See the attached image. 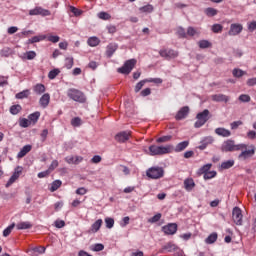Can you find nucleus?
<instances>
[{"label": "nucleus", "instance_id": "obj_56", "mask_svg": "<svg viewBox=\"0 0 256 256\" xmlns=\"http://www.w3.org/2000/svg\"><path fill=\"white\" fill-rule=\"evenodd\" d=\"M158 221H161V213L155 214L152 218H150V223H157Z\"/></svg>", "mask_w": 256, "mask_h": 256}, {"label": "nucleus", "instance_id": "obj_43", "mask_svg": "<svg viewBox=\"0 0 256 256\" xmlns=\"http://www.w3.org/2000/svg\"><path fill=\"white\" fill-rule=\"evenodd\" d=\"M98 17H99V19H102L103 21H109V19H111V14H109L107 12H99Z\"/></svg>", "mask_w": 256, "mask_h": 256}, {"label": "nucleus", "instance_id": "obj_9", "mask_svg": "<svg viewBox=\"0 0 256 256\" xmlns=\"http://www.w3.org/2000/svg\"><path fill=\"white\" fill-rule=\"evenodd\" d=\"M160 57H163L164 59H175L179 57V52L175 51L173 49H162L159 51Z\"/></svg>", "mask_w": 256, "mask_h": 256}, {"label": "nucleus", "instance_id": "obj_34", "mask_svg": "<svg viewBox=\"0 0 256 256\" xmlns=\"http://www.w3.org/2000/svg\"><path fill=\"white\" fill-rule=\"evenodd\" d=\"M148 81L149 79H145L138 82L134 88L135 93H139V91H141V89H143V87L145 86V83H149Z\"/></svg>", "mask_w": 256, "mask_h": 256}, {"label": "nucleus", "instance_id": "obj_62", "mask_svg": "<svg viewBox=\"0 0 256 256\" xmlns=\"http://www.w3.org/2000/svg\"><path fill=\"white\" fill-rule=\"evenodd\" d=\"M48 41H50V43H59V36H53L50 35L47 37Z\"/></svg>", "mask_w": 256, "mask_h": 256}, {"label": "nucleus", "instance_id": "obj_13", "mask_svg": "<svg viewBox=\"0 0 256 256\" xmlns=\"http://www.w3.org/2000/svg\"><path fill=\"white\" fill-rule=\"evenodd\" d=\"M187 115H189V106L182 107L176 114V121H182V119H186Z\"/></svg>", "mask_w": 256, "mask_h": 256}, {"label": "nucleus", "instance_id": "obj_29", "mask_svg": "<svg viewBox=\"0 0 256 256\" xmlns=\"http://www.w3.org/2000/svg\"><path fill=\"white\" fill-rule=\"evenodd\" d=\"M39 117H41V112H34L28 116V120L30 123H37L39 121Z\"/></svg>", "mask_w": 256, "mask_h": 256}, {"label": "nucleus", "instance_id": "obj_4", "mask_svg": "<svg viewBox=\"0 0 256 256\" xmlns=\"http://www.w3.org/2000/svg\"><path fill=\"white\" fill-rule=\"evenodd\" d=\"M196 119L197 121L195 122L194 127L196 129L203 127V125H205V123L209 121V110L205 109L202 112L198 113L196 115Z\"/></svg>", "mask_w": 256, "mask_h": 256}, {"label": "nucleus", "instance_id": "obj_51", "mask_svg": "<svg viewBox=\"0 0 256 256\" xmlns=\"http://www.w3.org/2000/svg\"><path fill=\"white\" fill-rule=\"evenodd\" d=\"M239 101H241L242 103H249V101H251V96L247 94H241L239 96Z\"/></svg>", "mask_w": 256, "mask_h": 256}, {"label": "nucleus", "instance_id": "obj_8", "mask_svg": "<svg viewBox=\"0 0 256 256\" xmlns=\"http://www.w3.org/2000/svg\"><path fill=\"white\" fill-rule=\"evenodd\" d=\"M23 173V167L18 166L14 169V172L12 176L9 178L8 182L5 184V187L8 189V187H11L19 177H21V174Z\"/></svg>", "mask_w": 256, "mask_h": 256}, {"label": "nucleus", "instance_id": "obj_6", "mask_svg": "<svg viewBox=\"0 0 256 256\" xmlns=\"http://www.w3.org/2000/svg\"><path fill=\"white\" fill-rule=\"evenodd\" d=\"M243 149H247V145L245 144H235L234 140H227L225 142V151H243Z\"/></svg>", "mask_w": 256, "mask_h": 256}, {"label": "nucleus", "instance_id": "obj_17", "mask_svg": "<svg viewBox=\"0 0 256 256\" xmlns=\"http://www.w3.org/2000/svg\"><path fill=\"white\" fill-rule=\"evenodd\" d=\"M119 49V45L117 43H110L106 47V55L107 57L111 58L115 54V51Z\"/></svg>", "mask_w": 256, "mask_h": 256}, {"label": "nucleus", "instance_id": "obj_10", "mask_svg": "<svg viewBox=\"0 0 256 256\" xmlns=\"http://www.w3.org/2000/svg\"><path fill=\"white\" fill-rule=\"evenodd\" d=\"M162 231L165 235H175L177 233V224L169 223L162 227Z\"/></svg>", "mask_w": 256, "mask_h": 256}, {"label": "nucleus", "instance_id": "obj_53", "mask_svg": "<svg viewBox=\"0 0 256 256\" xmlns=\"http://www.w3.org/2000/svg\"><path fill=\"white\" fill-rule=\"evenodd\" d=\"M72 127H80L81 126V118L75 117L71 120Z\"/></svg>", "mask_w": 256, "mask_h": 256}, {"label": "nucleus", "instance_id": "obj_57", "mask_svg": "<svg viewBox=\"0 0 256 256\" xmlns=\"http://www.w3.org/2000/svg\"><path fill=\"white\" fill-rule=\"evenodd\" d=\"M0 55L1 57H9V55H11V50L9 48H3L0 51Z\"/></svg>", "mask_w": 256, "mask_h": 256}, {"label": "nucleus", "instance_id": "obj_11", "mask_svg": "<svg viewBox=\"0 0 256 256\" xmlns=\"http://www.w3.org/2000/svg\"><path fill=\"white\" fill-rule=\"evenodd\" d=\"M29 15H42V17H49L51 11L43 9L42 7H36L29 11Z\"/></svg>", "mask_w": 256, "mask_h": 256}, {"label": "nucleus", "instance_id": "obj_49", "mask_svg": "<svg viewBox=\"0 0 256 256\" xmlns=\"http://www.w3.org/2000/svg\"><path fill=\"white\" fill-rule=\"evenodd\" d=\"M217 175L216 171H208L204 174V179L207 181L208 179H213Z\"/></svg>", "mask_w": 256, "mask_h": 256}, {"label": "nucleus", "instance_id": "obj_38", "mask_svg": "<svg viewBox=\"0 0 256 256\" xmlns=\"http://www.w3.org/2000/svg\"><path fill=\"white\" fill-rule=\"evenodd\" d=\"M212 164H205L204 166H202L199 170L198 173L200 175H205L207 172H209V169H211Z\"/></svg>", "mask_w": 256, "mask_h": 256}, {"label": "nucleus", "instance_id": "obj_63", "mask_svg": "<svg viewBox=\"0 0 256 256\" xmlns=\"http://www.w3.org/2000/svg\"><path fill=\"white\" fill-rule=\"evenodd\" d=\"M215 133L220 137H225V128H216Z\"/></svg>", "mask_w": 256, "mask_h": 256}, {"label": "nucleus", "instance_id": "obj_15", "mask_svg": "<svg viewBox=\"0 0 256 256\" xmlns=\"http://www.w3.org/2000/svg\"><path fill=\"white\" fill-rule=\"evenodd\" d=\"M253 155H255V146H251L250 150H244L242 151L239 156L238 159H249V157H253Z\"/></svg>", "mask_w": 256, "mask_h": 256}, {"label": "nucleus", "instance_id": "obj_42", "mask_svg": "<svg viewBox=\"0 0 256 256\" xmlns=\"http://www.w3.org/2000/svg\"><path fill=\"white\" fill-rule=\"evenodd\" d=\"M105 224L107 229H113L115 225V220L113 218H105Z\"/></svg>", "mask_w": 256, "mask_h": 256}, {"label": "nucleus", "instance_id": "obj_18", "mask_svg": "<svg viewBox=\"0 0 256 256\" xmlns=\"http://www.w3.org/2000/svg\"><path fill=\"white\" fill-rule=\"evenodd\" d=\"M188 147H189V140H185V141L178 143L175 146L174 151H175V153H181L182 151H185Z\"/></svg>", "mask_w": 256, "mask_h": 256}, {"label": "nucleus", "instance_id": "obj_12", "mask_svg": "<svg viewBox=\"0 0 256 256\" xmlns=\"http://www.w3.org/2000/svg\"><path fill=\"white\" fill-rule=\"evenodd\" d=\"M129 137H131V133L128 131H122L116 134L115 140L118 143H125L126 141H129Z\"/></svg>", "mask_w": 256, "mask_h": 256}, {"label": "nucleus", "instance_id": "obj_21", "mask_svg": "<svg viewBox=\"0 0 256 256\" xmlns=\"http://www.w3.org/2000/svg\"><path fill=\"white\" fill-rule=\"evenodd\" d=\"M177 249H179L177 245L169 242L162 247L161 253H163V251H167V253H173V251H177Z\"/></svg>", "mask_w": 256, "mask_h": 256}, {"label": "nucleus", "instance_id": "obj_2", "mask_svg": "<svg viewBox=\"0 0 256 256\" xmlns=\"http://www.w3.org/2000/svg\"><path fill=\"white\" fill-rule=\"evenodd\" d=\"M173 149V145H167V146H157V145H151L149 146V152L150 155H167V153H171V150Z\"/></svg>", "mask_w": 256, "mask_h": 256}, {"label": "nucleus", "instance_id": "obj_25", "mask_svg": "<svg viewBox=\"0 0 256 256\" xmlns=\"http://www.w3.org/2000/svg\"><path fill=\"white\" fill-rule=\"evenodd\" d=\"M33 91H34V93H36V95H43V93L45 92V85H43V84H36L33 87Z\"/></svg>", "mask_w": 256, "mask_h": 256}, {"label": "nucleus", "instance_id": "obj_52", "mask_svg": "<svg viewBox=\"0 0 256 256\" xmlns=\"http://www.w3.org/2000/svg\"><path fill=\"white\" fill-rule=\"evenodd\" d=\"M240 125H243V121L238 120V121H234L230 124V127L233 131H235V129H239Z\"/></svg>", "mask_w": 256, "mask_h": 256}, {"label": "nucleus", "instance_id": "obj_20", "mask_svg": "<svg viewBox=\"0 0 256 256\" xmlns=\"http://www.w3.org/2000/svg\"><path fill=\"white\" fill-rule=\"evenodd\" d=\"M33 149V147L29 144L22 147V149L18 152L17 157L18 159H23L27 153H29Z\"/></svg>", "mask_w": 256, "mask_h": 256}, {"label": "nucleus", "instance_id": "obj_7", "mask_svg": "<svg viewBox=\"0 0 256 256\" xmlns=\"http://www.w3.org/2000/svg\"><path fill=\"white\" fill-rule=\"evenodd\" d=\"M232 220L235 225H243V212L241 211V208L237 206L233 208Z\"/></svg>", "mask_w": 256, "mask_h": 256}, {"label": "nucleus", "instance_id": "obj_48", "mask_svg": "<svg viewBox=\"0 0 256 256\" xmlns=\"http://www.w3.org/2000/svg\"><path fill=\"white\" fill-rule=\"evenodd\" d=\"M211 29H212L213 33H221V31H223V25L214 24V25H212Z\"/></svg>", "mask_w": 256, "mask_h": 256}, {"label": "nucleus", "instance_id": "obj_35", "mask_svg": "<svg viewBox=\"0 0 256 256\" xmlns=\"http://www.w3.org/2000/svg\"><path fill=\"white\" fill-rule=\"evenodd\" d=\"M232 75H233V77H237L239 79V78L243 77V75H247V72H245L241 69L235 68L232 71Z\"/></svg>", "mask_w": 256, "mask_h": 256}, {"label": "nucleus", "instance_id": "obj_28", "mask_svg": "<svg viewBox=\"0 0 256 256\" xmlns=\"http://www.w3.org/2000/svg\"><path fill=\"white\" fill-rule=\"evenodd\" d=\"M61 185H63V182L61 180H54L51 183V187H50L51 193H55V191H57V189H59V187H61Z\"/></svg>", "mask_w": 256, "mask_h": 256}, {"label": "nucleus", "instance_id": "obj_23", "mask_svg": "<svg viewBox=\"0 0 256 256\" xmlns=\"http://www.w3.org/2000/svg\"><path fill=\"white\" fill-rule=\"evenodd\" d=\"M16 227L19 231H21V230H25V229H31V227H33V224H31V222H29V221L20 222L16 225Z\"/></svg>", "mask_w": 256, "mask_h": 256}, {"label": "nucleus", "instance_id": "obj_27", "mask_svg": "<svg viewBox=\"0 0 256 256\" xmlns=\"http://www.w3.org/2000/svg\"><path fill=\"white\" fill-rule=\"evenodd\" d=\"M31 95V91L29 89L23 90L15 95L16 99H27Z\"/></svg>", "mask_w": 256, "mask_h": 256}, {"label": "nucleus", "instance_id": "obj_1", "mask_svg": "<svg viewBox=\"0 0 256 256\" xmlns=\"http://www.w3.org/2000/svg\"><path fill=\"white\" fill-rule=\"evenodd\" d=\"M67 97L76 103H85L87 101L85 94L81 90L75 88L68 89Z\"/></svg>", "mask_w": 256, "mask_h": 256}, {"label": "nucleus", "instance_id": "obj_30", "mask_svg": "<svg viewBox=\"0 0 256 256\" xmlns=\"http://www.w3.org/2000/svg\"><path fill=\"white\" fill-rule=\"evenodd\" d=\"M99 43H101V40H99L97 37L93 36V37H90L88 40H87V44L90 46V47H97V45H99Z\"/></svg>", "mask_w": 256, "mask_h": 256}, {"label": "nucleus", "instance_id": "obj_26", "mask_svg": "<svg viewBox=\"0 0 256 256\" xmlns=\"http://www.w3.org/2000/svg\"><path fill=\"white\" fill-rule=\"evenodd\" d=\"M204 13L207 17H215L219 11L213 7H208L204 10Z\"/></svg>", "mask_w": 256, "mask_h": 256}, {"label": "nucleus", "instance_id": "obj_41", "mask_svg": "<svg viewBox=\"0 0 256 256\" xmlns=\"http://www.w3.org/2000/svg\"><path fill=\"white\" fill-rule=\"evenodd\" d=\"M140 11L142 13H153V5L147 4L145 6L140 7Z\"/></svg>", "mask_w": 256, "mask_h": 256}, {"label": "nucleus", "instance_id": "obj_61", "mask_svg": "<svg viewBox=\"0 0 256 256\" xmlns=\"http://www.w3.org/2000/svg\"><path fill=\"white\" fill-rule=\"evenodd\" d=\"M129 221H131V218L129 216H126L122 219V223H120V227H127L129 225Z\"/></svg>", "mask_w": 256, "mask_h": 256}, {"label": "nucleus", "instance_id": "obj_60", "mask_svg": "<svg viewBox=\"0 0 256 256\" xmlns=\"http://www.w3.org/2000/svg\"><path fill=\"white\" fill-rule=\"evenodd\" d=\"M64 226H65V221H63V220H56L55 221L56 229H63Z\"/></svg>", "mask_w": 256, "mask_h": 256}, {"label": "nucleus", "instance_id": "obj_45", "mask_svg": "<svg viewBox=\"0 0 256 256\" xmlns=\"http://www.w3.org/2000/svg\"><path fill=\"white\" fill-rule=\"evenodd\" d=\"M173 139V136L167 135V136H162L156 140L157 143H167V141H171Z\"/></svg>", "mask_w": 256, "mask_h": 256}, {"label": "nucleus", "instance_id": "obj_16", "mask_svg": "<svg viewBox=\"0 0 256 256\" xmlns=\"http://www.w3.org/2000/svg\"><path fill=\"white\" fill-rule=\"evenodd\" d=\"M50 101L51 95H49V93H45L39 99V104L43 107V109H47V107H49Z\"/></svg>", "mask_w": 256, "mask_h": 256}, {"label": "nucleus", "instance_id": "obj_55", "mask_svg": "<svg viewBox=\"0 0 256 256\" xmlns=\"http://www.w3.org/2000/svg\"><path fill=\"white\" fill-rule=\"evenodd\" d=\"M33 33H35V32H33V30H26V31L19 33L18 35L21 39H23V37H29V35H33Z\"/></svg>", "mask_w": 256, "mask_h": 256}, {"label": "nucleus", "instance_id": "obj_46", "mask_svg": "<svg viewBox=\"0 0 256 256\" xmlns=\"http://www.w3.org/2000/svg\"><path fill=\"white\" fill-rule=\"evenodd\" d=\"M73 57H67L65 59V67L66 69H72L73 68Z\"/></svg>", "mask_w": 256, "mask_h": 256}, {"label": "nucleus", "instance_id": "obj_24", "mask_svg": "<svg viewBox=\"0 0 256 256\" xmlns=\"http://www.w3.org/2000/svg\"><path fill=\"white\" fill-rule=\"evenodd\" d=\"M101 225H103V220L102 219H98L96 220L92 226H91V231L92 233H97V231H99V229H101Z\"/></svg>", "mask_w": 256, "mask_h": 256}, {"label": "nucleus", "instance_id": "obj_40", "mask_svg": "<svg viewBox=\"0 0 256 256\" xmlns=\"http://www.w3.org/2000/svg\"><path fill=\"white\" fill-rule=\"evenodd\" d=\"M31 124V122L29 121V119L27 118H21L19 120V125L23 128V129H27V127H29V125Z\"/></svg>", "mask_w": 256, "mask_h": 256}, {"label": "nucleus", "instance_id": "obj_54", "mask_svg": "<svg viewBox=\"0 0 256 256\" xmlns=\"http://www.w3.org/2000/svg\"><path fill=\"white\" fill-rule=\"evenodd\" d=\"M59 167V161L53 160L52 163L50 164L48 171H55Z\"/></svg>", "mask_w": 256, "mask_h": 256}, {"label": "nucleus", "instance_id": "obj_50", "mask_svg": "<svg viewBox=\"0 0 256 256\" xmlns=\"http://www.w3.org/2000/svg\"><path fill=\"white\" fill-rule=\"evenodd\" d=\"M212 101H216V102L225 101V96L223 94L212 95Z\"/></svg>", "mask_w": 256, "mask_h": 256}, {"label": "nucleus", "instance_id": "obj_36", "mask_svg": "<svg viewBox=\"0 0 256 256\" xmlns=\"http://www.w3.org/2000/svg\"><path fill=\"white\" fill-rule=\"evenodd\" d=\"M45 39H47L46 35L33 36L32 38H30V42L31 44L39 43V41H45Z\"/></svg>", "mask_w": 256, "mask_h": 256}, {"label": "nucleus", "instance_id": "obj_31", "mask_svg": "<svg viewBox=\"0 0 256 256\" xmlns=\"http://www.w3.org/2000/svg\"><path fill=\"white\" fill-rule=\"evenodd\" d=\"M22 109L23 108L19 104L12 105L10 107V113H11V115H19V113H21Z\"/></svg>", "mask_w": 256, "mask_h": 256}, {"label": "nucleus", "instance_id": "obj_22", "mask_svg": "<svg viewBox=\"0 0 256 256\" xmlns=\"http://www.w3.org/2000/svg\"><path fill=\"white\" fill-rule=\"evenodd\" d=\"M225 243H235V234L233 233V230H226Z\"/></svg>", "mask_w": 256, "mask_h": 256}, {"label": "nucleus", "instance_id": "obj_59", "mask_svg": "<svg viewBox=\"0 0 256 256\" xmlns=\"http://www.w3.org/2000/svg\"><path fill=\"white\" fill-rule=\"evenodd\" d=\"M141 97H149L151 95V88H145L140 92Z\"/></svg>", "mask_w": 256, "mask_h": 256}, {"label": "nucleus", "instance_id": "obj_37", "mask_svg": "<svg viewBox=\"0 0 256 256\" xmlns=\"http://www.w3.org/2000/svg\"><path fill=\"white\" fill-rule=\"evenodd\" d=\"M198 45L200 49H209V47H211V42H209L208 40H200L198 42Z\"/></svg>", "mask_w": 256, "mask_h": 256}, {"label": "nucleus", "instance_id": "obj_47", "mask_svg": "<svg viewBox=\"0 0 256 256\" xmlns=\"http://www.w3.org/2000/svg\"><path fill=\"white\" fill-rule=\"evenodd\" d=\"M37 57V53L35 51H28L26 52V59L28 61H33Z\"/></svg>", "mask_w": 256, "mask_h": 256}, {"label": "nucleus", "instance_id": "obj_44", "mask_svg": "<svg viewBox=\"0 0 256 256\" xmlns=\"http://www.w3.org/2000/svg\"><path fill=\"white\" fill-rule=\"evenodd\" d=\"M59 73H61V70L55 68V69L51 70V71L48 73V78H49V79H55V77H57V75H59Z\"/></svg>", "mask_w": 256, "mask_h": 256}, {"label": "nucleus", "instance_id": "obj_58", "mask_svg": "<svg viewBox=\"0 0 256 256\" xmlns=\"http://www.w3.org/2000/svg\"><path fill=\"white\" fill-rule=\"evenodd\" d=\"M70 11L71 13H73V15H75V17H79V15H81V13H83V11L71 6L70 7Z\"/></svg>", "mask_w": 256, "mask_h": 256}, {"label": "nucleus", "instance_id": "obj_33", "mask_svg": "<svg viewBox=\"0 0 256 256\" xmlns=\"http://www.w3.org/2000/svg\"><path fill=\"white\" fill-rule=\"evenodd\" d=\"M215 241H217V233H212L210 234L206 239H205V243L207 245H213V243H215Z\"/></svg>", "mask_w": 256, "mask_h": 256}, {"label": "nucleus", "instance_id": "obj_39", "mask_svg": "<svg viewBox=\"0 0 256 256\" xmlns=\"http://www.w3.org/2000/svg\"><path fill=\"white\" fill-rule=\"evenodd\" d=\"M13 229H15V223L11 224L10 226H8L7 228L4 229L3 237H9V235H11V231H13Z\"/></svg>", "mask_w": 256, "mask_h": 256}, {"label": "nucleus", "instance_id": "obj_32", "mask_svg": "<svg viewBox=\"0 0 256 256\" xmlns=\"http://www.w3.org/2000/svg\"><path fill=\"white\" fill-rule=\"evenodd\" d=\"M105 249V245L101 243H96L90 246V251H94L96 253H99V251H103Z\"/></svg>", "mask_w": 256, "mask_h": 256}, {"label": "nucleus", "instance_id": "obj_14", "mask_svg": "<svg viewBox=\"0 0 256 256\" xmlns=\"http://www.w3.org/2000/svg\"><path fill=\"white\" fill-rule=\"evenodd\" d=\"M243 31V25L241 24H231L230 30L228 31V35L235 36L239 35Z\"/></svg>", "mask_w": 256, "mask_h": 256}, {"label": "nucleus", "instance_id": "obj_64", "mask_svg": "<svg viewBox=\"0 0 256 256\" xmlns=\"http://www.w3.org/2000/svg\"><path fill=\"white\" fill-rule=\"evenodd\" d=\"M246 85H248V87H253L256 85V77L255 78H250L247 80Z\"/></svg>", "mask_w": 256, "mask_h": 256}, {"label": "nucleus", "instance_id": "obj_19", "mask_svg": "<svg viewBox=\"0 0 256 256\" xmlns=\"http://www.w3.org/2000/svg\"><path fill=\"white\" fill-rule=\"evenodd\" d=\"M195 188V181L193 178H187L184 180V189H186L188 192L193 191Z\"/></svg>", "mask_w": 256, "mask_h": 256}, {"label": "nucleus", "instance_id": "obj_3", "mask_svg": "<svg viewBox=\"0 0 256 256\" xmlns=\"http://www.w3.org/2000/svg\"><path fill=\"white\" fill-rule=\"evenodd\" d=\"M135 65H137L136 59H129L127 60L124 65L117 69L118 73H121L122 75H129L131 71L135 68Z\"/></svg>", "mask_w": 256, "mask_h": 256}, {"label": "nucleus", "instance_id": "obj_5", "mask_svg": "<svg viewBox=\"0 0 256 256\" xmlns=\"http://www.w3.org/2000/svg\"><path fill=\"white\" fill-rule=\"evenodd\" d=\"M149 179H161L165 175V170L162 167H151L146 171Z\"/></svg>", "mask_w": 256, "mask_h": 256}]
</instances>
